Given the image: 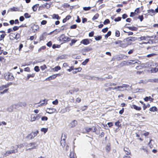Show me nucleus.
<instances>
[{
	"label": "nucleus",
	"instance_id": "61",
	"mask_svg": "<svg viewBox=\"0 0 158 158\" xmlns=\"http://www.w3.org/2000/svg\"><path fill=\"white\" fill-rule=\"evenodd\" d=\"M19 27L14 26L13 27V29L14 31H16L19 29Z\"/></svg>",
	"mask_w": 158,
	"mask_h": 158
},
{
	"label": "nucleus",
	"instance_id": "40",
	"mask_svg": "<svg viewBox=\"0 0 158 158\" xmlns=\"http://www.w3.org/2000/svg\"><path fill=\"white\" fill-rule=\"evenodd\" d=\"M41 119L42 121H46L48 119V118L46 116H43L42 117Z\"/></svg>",
	"mask_w": 158,
	"mask_h": 158
},
{
	"label": "nucleus",
	"instance_id": "1",
	"mask_svg": "<svg viewBox=\"0 0 158 158\" xmlns=\"http://www.w3.org/2000/svg\"><path fill=\"white\" fill-rule=\"evenodd\" d=\"M38 145L37 144V142H35L30 143L27 145V147L29 148H28L26 149V151L31 150L33 149L37 148Z\"/></svg>",
	"mask_w": 158,
	"mask_h": 158
},
{
	"label": "nucleus",
	"instance_id": "16",
	"mask_svg": "<svg viewBox=\"0 0 158 158\" xmlns=\"http://www.w3.org/2000/svg\"><path fill=\"white\" fill-rule=\"evenodd\" d=\"M137 39L135 37H129L127 38V41H134L137 40Z\"/></svg>",
	"mask_w": 158,
	"mask_h": 158
},
{
	"label": "nucleus",
	"instance_id": "26",
	"mask_svg": "<svg viewBox=\"0 0 158 158\" xmlns=\"http://www.w3.org/2000/svg\"><path fill=\"white\" fill-rule=\"evenodd\" d=\"M151 71L152 72H154L156 73L158 71V65L157 66H156V67L154 68H152Z\"/></svg>",
	"mask_w": 158,
	"mask_h": 158
},
{
	"label": "nucleus",
	"instance_id": "51",
	"mask_svg": "<svg viewBox=\"0 0 158 158\" xmlns=\"http://www.w3.org/2000/svg\"><path fill=\"white\" fill-rule=\"evenodd\" d=\"M58 100L57 99H56L55 101H53L52 102L53 104L55 105H56L58 103Z\"/></svg>",
	"mask_w": 158,
	"mask_h": 158
},
{
	"label": "nucleus",
	"instance_id": "63",
	"mask_svg": "<svg viewBox=\"0 0 158 158\" xmlns=\"http://www.w3.org/2000/svg\"><path fill=\"white\" fill-rule=\"evenodd\" d=\"M85 130L87 132H89L90 131H91V128L90 127H86L85 128Z\"/></svg>",
	"mask_w": 158,
	"mask_h": 158
},
{
	"label": "nucleus",
	"instance_id": "62",
	"mask_svg": "<svg viewBox=\"0 0 158 158\" xmlns=\"http://www.w3.org/2000/svg\"><path fill=\"white\" fill-rule=\"evenodd\" d=\"M139 13V8H138L136 9L135 10V14H137Z\"/></svg>",
	"mask_w": 158,
	"mask_h": 158
},
{
	"label": "nucleus",
	"instance_id": "44",
	"mask_svg": "<svg viewBox=\"0 0 158 158\" xmlns=\"http://www.w3.org/2000/svg\"><path fill=\"white\" fill-rule=\"evenodd\" d=\"M20 37V35L19 33H17L15 35V39L16 40L19 39Z\"/></svg>",
	"mask_w": 158,
	"mask_h": 158
},
{
	"label": "nucleus",
	"instance_id": "30",
	"mask_svg": "<svg viewBox=\"0 0 158 158\" xmlns=\"http://www.w3.org/2000/svg\"><path fill=\"white\" fill-rule=\"evenodd\" d=\"M35 75V74L33 73L31 74H28L27 76V79H28L30 77H33Z\"/></svg>",
	"mask_w": 158,
	"mask_h": 158
},
{
	"label": "nucleus",
	"instance_id": "21",
	"mask_svg": "<svg viewBox=\"0 0 158 158\" xmlns=\"http://www.w3.org/2000/svg\"><path fill=\"white\" fill-rule=\"evenodd\" d=\"M148 13L151 15H155V11L153 9H150L148 11Z\"/></svg>",
	"mask_w": 158,
	"mask_h": 158
},
{
	"label": "nucleus",
	"instance_id": "25",
	"mask_svg": "<svg viewBox=\"0 0 158 158\" xmlns=\"http://www.w3.org/2000/svg\"><path fill=\"white\" fill-rule=\"evenodd\" d=\"M39 5V4H36L32 6V9L33 11H36Z\"/></svg>",
	"mask_w": 158,
	"mask_h": 158
},
{
	"label": "nucleus",
	"instance_id": "14",
	"mask_svg": "<svg viewBox=\"0 0 158 158\" xmlns=\"http://www.w3.org/2000/svg\"><path fill=\"white\" fill-rule=\"evenodd\" d=\"M77 124V121L75 120H74L72 121L70 124V126L71 127H74Z\"/></svg>",
	"mask_w": 158,
	"mask_h": 158
},
{
	"label": "nucleus",
	"instance_id": "18",
	"mask_svg": "<svg viewBox=\"0 0 158 158\" xmlns=\"http://www.w3.org/2000/svg\"><path fill=\"white\" fill-rule=\"evenodd\" d=\"M10 39L11 40H14L15 39V35L13 33H11L9 34Z\"/></svg>",
	"mask_w": 158,
	"mask_h": 158
},
{
	"label": "nucleus",
	"instance_id": "56",
	"mask_svg": "<svg viewBox=\"0 0 158 158\" xmlns=\"http://www.w3.org/2000/svg\"><path fill=\"white\" fill-rule=\"evenodd\" d=\"M138 18L140 19V21L141 22L143 20V15L139 16L138 17Z\"/></svg>",
	"mask_w": 158,
	"mask_h": 158
},
{
	"label": "nucleus",
	"instance_id": "11",
	"mask_svg": "<svg viewBox=\"0 0 158 158\" xmlns=\"http://www.w3.org/2000/svg\"><path fill=\"white\" fill-rule=\"evenodd\" d=\"M68 55H63L58 57L56 59V60L58 61L59 59L63 60L67 58Z\"/></svg>",
	"mask_w": 158,
	"mask_h": 158
},
{
	"label": "nucleus",
	"instance_id": "39",
	"mask_svg": "<svg viewBox=\"0 0 158 158\" xmlns=\"http://www.w3.org/2000/svg\"><path fill=\"white\" fill-rule=\"evenodd\" d=\"M11 11H18V8L17 7H13L10 9Z\"/></svg>",
	"mask_w": 158,
	"mask_h": 158
},
{
	"label": "nucleus",
	"instance_id": "41",
	"mask_svg": "<svg viewBox=\"0 0 158 158\" xmlns=\"http://www.w3.org/2000/svg\"><path fill=\"white\" fill-rule=\"evenodd\" d=\"M115 35L117 37H119L120 36V32L118 30H116L115 32Z\"/></svg>",
	"mask_w": 158,
	"mask_h": 158
},
{
	"label": "nucleus",
	"instance_id": "58",
	"mask_svg": "<svg viewBox=\"0 0 158 158\" xmlns=\"http://www.w3.org/2000/svg\"><path fill=\"white\" fill-rule=\"evenodd\" d=\"M102 38V36H98V37H96L95 38V39L96 40H100Z\"/></svg>",
	"mask_w": 158,
	"mask_h": 158
},
{
	"label": "nucleus",
	"instance_id": "36",
	"mask_svg": "<svg viewBox=\"0 0 158 158\" xmlns=\"http://www.w3.org/2000/svg\"><path fill=\"white\" fill-rule=\"evenodd\" d=\"M42 114V113H39L36 115V118L37 120H38L41 117Z\"/></svg>",
	"mask_w": 158,
	"mask_h": 158
},
{
	"label": "nucleus",
	"instance_id": "22",
	"mask_svg": "<svg viewBox=\"0 0 158 158\" xmlns=\"http://www.w3.org/2000/svg\"><path fill=\"white\" fill-rule=\"evenodd\" d=\"M144 100L145 101L147 102L148 100H149L151 101H152L153 99L150 96L149 97H146L145 98H144Z\"/></svg>",
	"mask_w": 158,
	"mask_h": 158
},
{
	"label": "nucleus",
	"instance_id": "20",
	"mask_svg": "<svg viewBox=\"0 0 158 158\" xmlns=\"http://www.w3.org/2000/svg\"><path fill=\"white\" fill-rule=\"evenodd\" d=\"M124 150L125 152V153L127 155H128L131 154L130 151L128 148L126 147L124 148Z\"/></svg>",
	"mask_w": 158,
	"mask_h": 158
},
{
	"label": "nucleus",
	"instance_id": "23",
	"mask_svg": "<svg viewBox=\"0 0 158 158\" xmlns=\"http://www.w3.org/2000/svg\"><path fill=\"white\" fill-rule=\"evenodd\" d=\"M52 18L54 19H56L58 20L60 19V17L57 14H53L52 15Z\"/></svg>",
	"mask_w": 158,
	"mask_h": 158
},
{
	"label": "nucleus",
	"instance_id": "50",
	"mask_svg": "<svg viewBox=\"0 0 158 158\" xmlns=\"http://www.w3.org/2000/svg\"><path fill=\"white\" fill-rule=\"evenodd\" d=\"M110 21L108 19H106L104 21L103 23L104 24L106 25L108 23H110Z\"/></svg>",
	"mask_w": 158,
	"mask_h": 158
},
{
	"label": "nucleus",
	"instance_id": "52",
	"mask_svg": "<svg viewBox=\"0 0 158 158\" xmlns=\"http://www.w3.org/2000/svg\"><path fill=\"white\" fill-rule=\"evenodd\" d=\"M121 17H118L117 18H116L114 19V21L115 22L119 21L121 20Z\"/></svg>",
	"mask_w": 158,
	"mask_h": 158
},
{
	"label": "nucleus",
	"instance_id": "5",
	"mask_svg": "<svg viewBox=\"0 0 158 158\" xmlns=\"http://www.w3.org/2000/svg\"><path fill=\"white\" fill-rule=\"evenodd\" d=\"M12 150L6 151L5 153L2 155L5 156H8L9 155L12 154H15L18 152V150H15V149H12Z\"/></svg>",
	"mask_w": 158,
	"mask_h": 158
},
{
	"label": "nucleus",
	"instance_id": "60",
	"mask_svg": "<svg viewBox=\"0 0 158 158\" xmlns=\"http://www.w3.org/2000/svg\"><path fill=\"white\" fill-rule=\"evenodd\" d=\"M110 146L108 145H107L106 147V150L107 151V152H109L110 150Z\"/></svg>",
	"mask_w": 158,
	"mask_h": 158
},
{
	"label": "nucleus",
	"instance_id": "57",
	"mask_svg": "<svg viewBox=\"0 0 158 158\" xmlns=\"http://www.w3.org/2000/svg\"><path fill=\"white\" fill-rule=\"evenodd\" d=\"M52 43L51 41H49L47 44V45L49 47H50L52 45Z\"/></svg>",
	"mask_w": 158,
	"mask_h": 158
},
{
	"label": "nucleus",
	"instance_id": "53",
	"mask_svg": "<svg viewBox=\"0 0 158 158\" xmlns=\"http://www.w3.org/2000/svg\"><path fill=\"white\" fill-rule=\"evenodd\" d=\"M36 116H34L33 117H31V121L33 122L36 120Z\"/></svg>",
	"mask_w": 158,
	"mask_h": 158
},
{
	"label": "nucleus",
	"instance_id": "13",
	"mask_svg": "<svg viewBox=\"0 0 158 158\" xmlns=\"http://www.w3.org/2000/svg\"><path fill=\"white\" fill-rule=\"evenodd\" d=\"M66 138V137L65 135L64 134H62L61 137V144L62 146H63V145L62 144V143H63V141H64H64Z\"/></svg>",
	"mask_w": 158,
	"mask_h": 158
},
{
	"label": "nucleus",
	"instance_id": "46",
	"mask_svg": "<svg viewBox=\"0 0 158 158\" xmlns=\"http://www.w3.org/2000/svg\"><path fill=\"white\" fill-rule=\"evenodd\" d=\"M13 105H14V106L15 107V109H16L17 108H19V107H20V106H19V102L17 103L14 104H13Z\"/></svg>",
	"mask_w": 158,
	"mask_h": 158
},
{
	"label": "nucleus",
	"instance_id": "45",
	"mask_svg": "<svg viewBox=\"0 0 158 158\" xmlns=\"http://www.w3.org/2000/svg\"><path fill=\"white\" fill-rule=\"evenodd\" d=\"M6 35V34H2L1 35L0 37V40H3L4 38L5 37V36Z\"/></svg>",
	"mask_w": 158,
	"mask_h": 158
},
{
	"label": "nucleus",
	"instance_id": "17",
	"mask_svg": "<svg viewBox=\"0 0 158 158\" xmlns=\"http://www.w3.org/2000/svg\"><path fill=\"white\" fill-rule=\"evenodd\" d=\"M131 107L134 108V109L137 110H140L141 109V108L140 107L134 104L132 105Z\"/></svg>",
	"mask_w": 158,
	"mask_h": 158
},
{
	"label": "nucleus",
	"instance_id": "24",
	"mask_svg": "<svg viewBox=\"0 0 158 158\" xmlns=\"http://www.w3.org/2000/svg\"><path fill=\"white\" fill-rule=\"evenodd\" d=\"M60 74H54V75L49 77L48 78L49 79V80L54 79L56 78V77L57 76H60Z\"/></svg>",
	"mask_w": 158,
	"mask_h": 158
},
{
	"label": "nucleus",
	"instance_id": "27",
	"mask_svg": "<svg viewBox=\"0 0 158 158\" xmlns=\"http://www.w3.org/2000/svg\"><path fill=\"white\" fill-rule=\"evenodd\" d=\"M126 28H128L129 30L131 31H136L137 29V28L135 27H126Z\"/></svg>",
	"mask_w": 158,
	"mask_h": 158
},
{
	"label": "nucleus",
	"instance_id": "15",
	"mask_svg": "<svg viewBox=\"0 0 158 158\" xmlns=\"http://www.w3.org/2000/svg\"><path fill=\"white\" fill-rule=\"evenodd\" d=\"M15 109L13 104L9 107L7 109V110L9 112H12L14 109Z\"/></svg>",
	"mask_w": 158,
	"mask_h": 158
},
{
	"label": "nucleus",
	"instance_id": "35",
	"mask_svg": "<svg viewBox=\"0 0 158 158\" xmlns=\"http://www.w3.org/2000/svg\"><path fill=\"white\" fill-rule=\"evenodd\" d=\"M89 61V59H87L86 60H85L82 63V64L83 65H85Z\"/></svg>",
	"mask_w": 158,
	"mask_h": 158
},
{
	"label": "nucleus",
	"instance_id": "37",
	"mask_svg": "<svg viewBox=\"0 0 158 158\" xmlns=\"http://www.w3.org/2000/svg\"><path fill=\"white\" fill-rule=\"evenodd\" d=\"M76 40H71V43H70L69 45L70 46H72L73 44H75L76 42Z\"/></svg>",
	"mask_w": 158,
	"mask_h": 158
},
{
	"label": "nucleus",
	"instance_id": "28",
	"mask_svg": "<svg viewBox=\"0 0 158 158\" xmlns=\"http://www.w3.org/2000/svg\"><path fill=\"white\" fill-rule=\"evenodd\" d=\"M128 45L127 43H124L122 42L121 45H119L120 47L122 48H125Z\"/></svg>",
	"mask_w": 158,
	"mask_h": 158
},
{
	"label": "nucleus",
	"instance_id": "54",
	"mask_svg": "<svg viewBox=\"0 0 158 158\" xmlns=\"http://www.w3.org/2000/svg\"><path fill=\"white\" fill-rule=\"evenodd\" d=\"M121 42H122V41H121V40H118L117 41H116L114 43L116 44H119V45H120L121 44Z\"/></svg>",
	"mask_w": 158,
	"mask_h": 158
},
{
	"label": "nucleus",
	"instance_id": "8",
	"mask_svg": "<svg viewBox=\"0 0 158 158\" xmlns=\"http://www.w3.org/2000/svg\"><path fill=\"white\" fill-rule=\"evenodd\" d=\"M127 63L129 64H134L136 63L140 64L141 62L138 60H130L128 61Z\"/></svg>",
	"mask_w": 158,
	"mask_h": 158
},
{
	"label": "nucleus",
	"instance_id": "43",
	"mask_svg": "<svg viewBox=\"0 0 158 158\" xmlns=\"http://www.w3.org/2000/svg\"><path fill=\"white\" fill-rule=\"evenodd\" d=\"M44 6L47 9L49 8L50 7V5L48 3H46L44 5Z\"/></svg>",
	"mask_w": 158,
	"mask_h": 158
},
{
	"label": "nucleus",
	"instance_id": "47",
	"mask_svg": "<svg viewBox=\"0 0 158 158\" xmlns=\"http://www.w3.org/2000/svg\"><path fill=\"white\" fill-rule=\"evenodd\" d=\"M90 9H91V7H89V6L88 7H84L83 8V10L85 11L89 10H90Z\"/></svg>",
	"mask_w": 158,
	"mask_h": 158
},
{
	"label": "nucleus",
	"instance_id": "59",
	"mask_svg": "<svg viewBox=\"0 0 158 158\" xmlns=\"http://www.w3.org/2000/svg\"><path fill=\"white\" fill-rule=\"evenodd\" d=\"M87 106H85L81 108V110L83 111L86 110L87 109Z\"/></svg>",
	"mask_w": 158,
	"mask_h": 158
},
{
	"label": "nucleus",
	"instance_id": "34",
	"mask_svg": "<svg viewBox=\"0 0 158 158\" xmlns=\"http://www.w3.org/2000/svg\"><path fill=\"white\" fill-rule=\"evenodd\" d=\"M99 17V15L98 14H96L92 18V20H94L97 19Z\"/></svg>",
	"mask_w": 158,
	"mask_h": 158
},
{
	"label": "nucleus",
	"instance_id": "42",
	"mask_svg": "<svg viewBox=\"0 0 158 158\" xmlns=\"http://www.w3.org/2000/svg\"><path fill=\"white\" fill-rule=\"evenodd\" d=\"M6 59L4 58L2 56H0V61L2 62H5Z\"/></svg>",
	"mask_w": 158,
	"mask_h": 158
},
{
	"label": "nucleus",
	"instance_id": "49",
	"mask_svg": "<svg viewBox=\"0 0 158 158\" xmlns=\"http://www.w3.org/2000/svg\"><path fill=\"white\" fill-rule=\"evenodd\" d=\"M34 70L36 72H38L40 71V69L38 66H36L34 68Z\"/></svg>",
	"mask_w": 158,
	"mask_h": 158
},
{
	"label": "nucleus",
	"instance_id": "19",
	"mask_svg": "<svg viewBox=\"0 0 158 158\" xmlns=\"http://www.w3.org/2000/svg\"><path fill=\"white\" fill-rule=\"evenodd\" d=\"M19 106L21 107H24L27 104L25 102H19Z\"/></svg>",
	"mask_w": 158,
	"mask_h": 158
},
{
	"label": "nucleus",
	"instance_id": "31",
	"mask_svg": "<svg viewBox=\"0 0 158 158\" xmlns=\"http://www.w3.org/2000/svg\"><path fill=\"white\" fill-rule=\"evenodd\" d=\"M48 128H42L41 129V131L42 132H43L44 134H45L48 131Z\"/></svg>",
	"mask_w": 158,
	"mask_h": 158
},
{
	"label": "nucleus",
	"instance_id": "64",
	"mask_svg": "<svg viewBox=\"0 0 158 158\" xmlns=\"http://www.w3.org/2000/svg\"><path fill=\"white\" fill-rule=\"evenodd\" d=\"M152 81L155 82H157L158 83V78H154L152 79Z\"/></svg>",
	"mask_w": 158,
	"mask_h": 158
},
{
	"label": "nucleus",
	"instance_id": "55",
	"mask_svg": "<svg viewBox=\"0 0 158 158\" xmlns=\"http://www.w3.org/2000/svg\"><path fill=\"white\" fill-rule=\"evenodd\" d=\"M40 68L42 70H44L45 69H46L47 67H46V65L44 64L42 66H41L40 67Z\"/></svg>",
	"mask_w": 158,
	"mask_h": 158
},
{
	"label": "nucleus",
	"instance_id": "10",
	"mask_svg": "<svg viewBox=\"0 0 158 158\" xmlns=\"http://www.w3.org/2000/svg\"><path fill=\"white\" fill-rule=\"evenodd\" d=\"M23 146L24 145L23 144H20L18 145L11 146L10 149H15V150H18V148H21L23 147Z\"/></svg>",
	"mask_w": 158,
	"mask_h": 158
},
{
	"label": "nucleus",
	"instance_id": "2",
	"mask_svg": "<svg viewBox=\"0 0 158 158\" xmlns=\"http://www.w3.org/2000/svg\"><path fill=\"white\" fill-rule=\"evenodd\" d=\"M39 131L37 130L35 131H32L30 134H28L26 138L29 140H31L34 139L39 134Z\"/></svg>",
	"mask_w": 158,
	"mask_h": 158
},
{
	"label": "nucleus",
	"instance_id": "33",
	"mask_svg": "<svg viewBox=\"0 0 158 158\" xmlns=\"http://www.w3.org/2000/svg\"><path fill=\"white\" fill-rule=\"evenodd\" d=\"M111 34V31H109L105 35V37L106 38H107Z\"/></svg>",
	"mask_w": 158,
	"mask_h": 158
},
{
	"label": "nucleus",
	"instance_id": "29",
	"mask_svg": "<svg viewBox=\"0 0 158 158\" xmlns=\"http://www.w3.org/2000/svg\"><path fill=\"white\" fill-rule=\"evenodd\" d=\"M149 110L151 111L154 112L157 111V109L155 106H153L149 109Z\"/></svg>",
	"mask_w": 158,
	"mask_h": 158
},
{
	"label": "nucleus",
	"instance_id": "7",
	"mask_svg": "<svg viewBox=\"0 0 158 158\" xmlns=\"http://www.w3.org/2000/svg\"><path fill=\"white\" fill-rule=\"evenodd\" d=\"M8 85H2V86L0 87V94H4L5 93H7L8 89H5L3 90L2 91H1L3 89H4L5 88H7L8 87Z\"/></svg>",
	"mask_w": 158,
	"mask_h": 158
},
{
	"label": "nucleus",
	"instance_id": "6",
	"mask_svg": "<svg viewBox=\"0 0 158 158\" xmlns=\"http://www.w3.org/2000/svg\"><path fill=\"white\" fill-rule=\"evenodd\" d=\"M5 78L6 80L12 81L14 77L11 73L8 72L5 74Z\"/></svg>",
	"mask_w": 158,
	"mask_h": 158
},
{
	"label": "nucleus",
	"instance_id": "3",
	"mask_svg": "<svg viewBox=\"0 0 158 158\" xmlns=\"http://www.w3.org/2000/svg\"><path fill=\"white\" fill-rule=\"evenodd\" d=\"M58 40L60 41L64 42L70 41V38L66 36L64 34H62L58 38Z\"/></svg>",
	"mask_w": 158,
	"mask_h": 158
},
{
	"label": "nucleus",
	"instance_id": "9",
	"mask_svg": "<svg viewBox=\"0 0 158 158\" xmlns=\"http://www.w3.org/2000/svg\"><path fill=\"white\" fill-rule=\"evenodd\" d=\"M150 37L146 36H141L140 37H139L137 39L139 41L142 40H149V39Z\"/></svg>",
	"mask_w": 158,
	"mask_h": 158
},
{
	"label": "nucleus",
	"instance_id": "32",
	"mask_svg": "<svg viewBox=\"0 0 158 158\" xmlns=\"http://www.w3.org/2000/svg\"><path fill=\"white\" fill-rule=\"evenodd\" d=\"M61 68L59 66H57L55 67L53 69V70H55V71H57L59 70H60Z\"/></svg>",
	"mask_w": 158,
	"mask_h": 158
},
{
	"label": "nucleus",
	"instance_id": "38",
	"mask_svg": "<svg viewBox=\"0 0 158 158\" xmlns=\"http://www.w3.org/2000/svg\"><path fill=\"white\" fill-rule=\"evenodd\" d=\"M24 16L26 18H28L31 17V15H29L28 13H26L24 14Z\"/></svg>",
	"mask_w": 158,
	"mask_h": 158
},
{
	"label": "nucleus",
	"instance_id": "12",
	"mask_svg": "<svg viewBox=\"0 0 158 158\" xmlns=\"http://www.w3.org/2000/svg\"><path fill=\"white\" fill-rule=\"evenodd\" d=\"M90 40L88 39H85L82 40L81 42V43L82 44L85 45H87L89 44V40Z\"/></svg>",
	"mask_w": 158,
	"mask_h": 158
},
{
	"label": "nucleus",
	"instance_id": "4",
	"mask_svg": "<svg viewBox=\"0 0 158 158\" xmlns=\"http://www.w3.org/2000/svg\"><path fill=\"white\" fill-rule=\"evenodd\" d=\"M129 87V85H127L123 84L122 86H118L113 89V90L117 89L118 91H122L126 90V89L124 88H127Z\"/></svg>",
	"mask_w": 158,
	"mask_h": 158
},
{
	"label": "nucleus",
	"instance_id": "48",
	"mask_svg": "<svg viewBox=\"0 0 158 158\" xmlns=\"http://www.w3.org/2000/svg\"><path fill=\"white\" fill-rule=\"evenodd\" d=\"M74 153L73 152H71L70 154V158H74Z\"/></svg>",
	"mask_w": 158,
	"mask_h": 158
}]
</instances>
